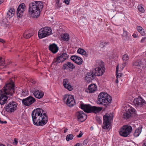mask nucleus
<instances>
[{
  "label": "nucleus",
  "mask_w": 146,
  "mask_h": 146,
  "mask_svg": "<svg viewBox=\"0 0 146 146\" xmlns=\"http://www.w3.org/2000/svg\"><path fill=\"white\" fill-rule=\"evenodd\" d=\"M33 122L36 125L43 126L48 121V117L45 111L41 108L34 110L32 113Z\"/></svg>",
  "instance_id": "f257e3e1"
},
{
  "label": "nucleus",
  "mask_w": 146,
  "mask_h": 146,
  "mask_svg": "<svg viewBox=\"0 0 146 146\" xmlns=\"http://www.w3.org/2000/svg\"><path fill=\"white\" fill-rule=\"evenodd\" d=\"M95 68L94 71L90 70L88 72L85 77V79L89 81L93 80L96 76H100L103 75L105 71L104 62L101 60H97L94 65Z\"/></svg>",
  "instance_id": "f03ea898"
},
{
  "label": "nucleus",
  "mask_w": 146,
  "mask_h": 146,
  "mask_svg": "<svg viewBox=\"0 0 146 146\" xmlns=\"http://www.w3.org/2000/svg\"><path fill=\"white\" fill-rule=\"evenodd\" d=\"M14 84L13 82L9 83L4 86L2 92V94L0 97V104H5L8 97L12 96L14 92Z\"/></svg>",
  "instance_id": "7ed1b4c3"
},
{
  "label": "nucleus",
  "mask_w": 146,
  "mask_h": 146,
  "mask_svg": "<svg viewBox=\"0 0 146 146\" xmlns=\"http://www.w3.org/2000/svg\"><path fill=\"white\" fill-rule=\"evenodd\" d=\"M29 5V14L32 17L38 18L43 7V2L35 1L30 3Z\"/></svg>",
  "instance_id": "20e7f679"
},
{
  "label": "nucleus",
  "mask_w": 146,
  "mask_h": 146,
  "mask_svg": "<svg viewBox=\"0 0 146 146\" xmlns=\"http://www.w3.org/2000/svg\"><path fill=\"white\" fill-rule=\"evenodd\" d=\"M112 98L107 93L101 92L98 95L97 103L98 104L104 105V109L106 108L109 104L111 103Z\"/></svg>",
  "instance_id": "39448f33"
},
{
  "label": "nucleus",
  "mask_w": 146,
  "mask_h": 146,
  "mask_svg": "<svg viewBox=\"0 0 146 146\" xmlns=\"http://www.w3.org/2000/svg\"><path fill=\"white\" fill-rule=\"evenodd\" d=\"M122 112L123 118L127 119L129 118L132 113H135V109L129 105H125L122 107Z\"/></svg>",
  "instance_id": "423d86ee"
},
{
  "label": "nucleus",
  "mask_w": 146,
  "mask_h": 146,
  "mask_svg": "<svg viewBox=\"0 0 146 146\" xmlns=\"http://www.w3.org/2000/svg\"><path fill=\"white\" fill-rule=\"evenodd\" d=\"M80 106L81 108L87 113L93 112L96 113L100 111L102 109L101 107H92L89 104H81Z\"/></svg>",
  "instance_id": "0eeeda50"
},
{
  "label": "nucleus",
  "mask_w": 146,
  "mask_h": 146,
  "mask_svg": "<svg viewBox=\"0 0 146 146\" xmlns=\"http://www.w3.org/2000/svg\"><path fill=\"white\" fill-rule=\"evenodd\" d=\"M113 118V115L111 113H110V114L106 113L104 116V126L103 127L104 129L108 130L110 129V127L111 125V121L112 120Z\"/></svg>",
  "instance_id": "6e6552de"
},
{
  "label": "nucleus",
  "mask_w": 146,
  "mask_h": 146,
  "mask_svg": "<svg viewBox=\"0 0 146 146\" xmlns=\"http://www.w3.org/2000/svg\"><path fill=\"white\" fill-rule=\"evenodd\" d=\"M51 29L49 27H45L41 28L38 32V36L39 38H42L52 34Z\"/></svg>",
  "instance_id": "1a4fd4ad"
},
{
  "label": "nucleus",
  "mask_w": 146,
  "mask_h": 146,
  "mask_svg": "<svg viewBox=\"0 0 146 146\" xmlns=\"http://www.w3.org/2000/svg\"><path fill=\"white\" fill-rule=\"evenodd\" d=\"M132 127L128 125H123L120 129V135L124 137H127L131 133Z\"/></svg>",
  "instance_id": "9d476101"
},
{
  "label": "nucleus",
  "mask_w": 146,
  "mask_h": 146,
  "mask_svg": "<svg viewBox=\"0 0 146 146\" xmlns=\"http://www.w3.org/2000/svg\"><path fill=\"white\" fill-rule=\"evenodd\" d=\"M63 100L64 101L66 100V104L70 107H72L75 104L74 97L71 95H65L63 97Z\"/></svg>",
  "instance_id": "9b49d317"
},
{
  "label": "nucleus",
  "mask_w": 146,
  "mask_h": 146,
  "mask_svg": "<svg viewBox=\"0 0 146 146\" xmlns=\"http://www.w3.org/2000/svg\"><path fill=\"white\" fill-rule=\"evenodd\" d=\"M5 107V110L7 112L11 113L16 110L17 105L15 102H12L6 104Z\"/></svg>",
  "instance_id": "f8f14e48"
},
{
  "label": "nucleus",
  "mask_w": 146,
  "mask_h": 146,
  "mask_svg": "<svg viewBox=\"0 0 146 146\" xmlns=\"http://www.w3.org/2000/svg\"><path fill=\"white\" fill-rule=\"evenodd\" d=\"M133 103L136 107H141L146 104V102L141 97H139L134 99Z\"/></svg>",
  "instance_id": "ddd939ff"
},
{
  "label": "nucleus",
  "mask_w": 146,
  "mask_h": 146,
  "mask_svg": "<svg viewBox=\"0 0 146 146\" xmlns=\"http://www.w3.org/2000/svg\"><path fill=\"white\" fill-rule=\"evenodd\" d=\"M26 9V6L25 4L22 3L18 7L17 11V16L19 18L22 17Z\"/></svg>",
  "instance_id": "4468645a"
},
{
  "label": "nucleus",
  "mask_w": 146,
  "mask_h": 146,
  "mask_svg": "<svg viewBox=\"0 0 146 146\" xmlns=\"http://www.w3.org/2000/svg\"><path fill=\"white\" fill-rule=\"evenodd\" d=\"M67 58V54L66 53H64L60 56H58L56 58H54L53 62L56 63V64L60 62H62Z\"/></svg>",
  "instance_id": "2eb2a0df"
},
{
  "label": "nucleus",
  "mask_w": 146,
  "mask_h": 146,
  "mask_svg": "<svg viewBox=\"0 0 146 146\" xmlns=\"http://www.w3.org/2000/svg\"><path fill=\"white\" fill-rule=\"evenodd\" d=\"M132 65L133 66L138 67L141 66L143 68H145L146 67V62L144 60H138L133 61Z\"/></svg>",
  "instance_id": "dca6fc26"
},
{
  "label": "nucleus",
  "mask_w": 146,
  "mask_h": 146,
  "mask_svg": "<svg viewBox=\"0 0 146 146\" xmlns=\"http://www.w3.org/2000/svg\"><path fill=\"white\" fill-rule=\"evenodd\" d=\"M35 101V99L29 96L22 100L23 104L26 106H29Z\"/></svg>",
  "instance_id": "f3484780"
},
{
  "label": "nucleus",
  "mask_w": 146,
  "mask_h": 146,
  "mask_svg": "<svg viewBox=\"0 0 146 146\" xmlns=\"http://www.w3.org/2000/svg\"><path fill=\"white\" fill-rule=\"evenodd\" d=\"M77 119L78 121L82 122L87 118V115L82 111H80L76 113Z\"/></svg>",
  "instance_id": "a211bd4d"
},
{
  "label": "nucleus",
  "mask_w": 146,
  "mask_h": 146,
  "mask_svg": "<svg viewBox=\"0 0 146 146\" xmlns=\"http://www.w3.org/2000/svg\"><path fill=\"white\" fill-rule=\"evenodd\" d=\"M70 58L71 60L78 65H81L83 62V60L80 57L75 55L71 56Z\"/></svg>",
  "instance_id": "6ab92c4d"
},
{
  "label": "nucleus",
  "mask_w": 146,
  "mask_h": 146,
  "mask_svg": "<svg viewBox=\"0 0 146 146\" xmlns=\"http://www.w3.org/2000/svg\"><path fill=\"white\" fill-rule=\"evenodd\" d=\"M48 48L53 53H56L58 49L57 45L54 43L50 44L48 46Z\"/></svg>",
  "instance_id": "aec40b11"
},
{
  "label": "nucleus",
  "mask_w": 146,
  "mask_h": 146,
  "mask_svg": "<svg viewBox=\"0 0 146 146\" xmlns=\"http://www.w3.org/2000/svg\"><path fill=\"white\" fill-rule=\"evenodd\" d=\"M68 80L65 79L63 80V84L64 87L69 91H71L73 88L72 86L68 83Z\"/></svg>",
  "instance_id": "412c9836"
},
{
  "label": "nucleus",
  "mask_w": 146,
  "mask_h": 146,
  "mask_svg": "<svg viewBox=\"0 0 146 146\" xmlns=\"http://www.w3.org/2000/svg\"><path fill=\"white\" fill-rule=\"evenodd\" d=\"M33 94L36 98L38 99H40L43 97L44 94L40 90H36L33 93Z\"/></svg>",
  "instance_id": "4be33fe9"
},
{
  "label": "nucleus",
  "mask_w": 146,
  "mask_h": 146,
  "mask_svg": "<svg viewBox=\"0 0 146 146\" xmlns=\"http://www.w3.org/2000/svg\"><path fill=\"white\" fill-rule=\"evenodd\" d=\"M69 68L72 69H73L75 68V66L74 64L69 62H67L66 64H64L62 67L63 69L64 70L67 69Z\"/></svg>",
  "instance_id": "5701e85b"
},
{
  "label": "nucleus",
  "mask_w": 146,
  "mask_h": 146,
  "mask_svg": "<svg viewBox=\"0 0 146 146\" xmlns=\"http://www.w3.org/2000/svg\"><path fill=\"white\" fill-rule=\"evenodd\" d=\"M34 34L31 31H25L23 34V36L26 38H28L32 36Z\"/></svg>",
  "instance_id": "b1692460"
},
{
  "label": "nucleus",
  "mask_w": 146,
  "mask_h": 146,
  "mask_svg": "<svg viewBox=\"0 0 146 146\" xmlns=\"http://www.w3.org/2000/svg\"><path fill=\"white\" fill-rule=\"evenodd\" d=\"M14 13V9L13 8H11L7 13V17L10 18L13 15Z\"/></svg>",
  "instance_id": "393cba45"
},
{
  "label": "nucleus",
  "mask_w": 146,
  "mask_h": 146,
  "mask_svg": "<svg viewBox=\"0 0 146 146\" xmlns=\"http://www.w3.org/2000/svg\"><path fill=\"white\" fill-rule=\"evenodd\" d=\"M88 89L89 92H93L96 90L97 86L94 84H92L89 86L88 87Z\"/></svg>",
  "instance_id": "a878e982"
},
{
  "label": "nucleus",
  "mask_w": 146,
  "mask_h": 146,
  "mask_svg": "<svg viewBox=\"0 0 146 146\" xmlns=\"http://www.w3.org/2000/svg\"><path fill=\"white\" fill-rule=\"evenodd\" d=\"M61 38L64 41H68L69 40V36L67 33H65L61 35Z\"/></svg>",
  "instance_id": "bb28decb"
},
{
  "label": "nucleus",
  "mask_w": 146,
  "mask_h": 146,
  "mask_svg": "<svg viewBox=\"0 0 146 146\" xmlns=\"http://www.w3.org/2000/svg\"><path fill=\"white\" fill-rule=\"evenodd\" d=\"M141 131V127H139L137 129L134 133L133 135L135 137L138 136Z\"/></svg>",
  "instance_id": "cd10ccee"
},
{
  "label": "nucleus",
  "mask_w": 146,
  "mask_h": 146,
  "mask_svg": "<svg viewBox=\"0 0 146 146\" xmlns=\"http://www.w3.org/2000/svg\"><path fill=\"white\" fill-rule=\"evenodd\" d=\"M62 3L60 2V0H56V3L55 5L56 9H58L61 7Z\"/></svg>",
  "instance_id": "c85d7f7f"
},
{
  "label": "nucleus",
  "mask_w": 146,
  "mask_h": 146,
  "mask_svg": "<svg viewBox=\"0 0 146 146\" xmlns=\"http://www.w3.org/2000/svg\"><path fill=\"white\" fill-rule=\"evenodd\" d=\"M119 67V64H117L116 68V80L115 81L116 83L117 84V86L118 85V77L119 76V74L118 73V68Z\"/></svg>",
  "instance_id": "c756f323"
},
{
  "label": "nucleus",
  "mask_w": 146,
  "mask_h": 146,
  "mask_svg": "<svg viewBox=\"0 0 146 146\" xmlns=\"http://www.w3.org/2000/svg\"><path fill=\"white\" fill-rule=\"evenodd\" d=\"M122 36L126 39H127L129 38V35L127 31L123 30V33L122 35Z\"/></svg>",
  "instance_id": "7c9ffc66"
},
{
  "label": "nucleus",
  "mask_w": 146,
  "mask_h": 146,
  "mask_svg": "<svg viewBox=\"0 0 146 146\" xmlns=\"http://www.w3.org/2000/svg\"><path fill=\"white\" fill-rule=\"evenodd\" d=\"M74 137V136L72 134H70L68 135L66 137V140L67 141H69L70 140H72Z\"/></svg>",
  "instance_id": "2f4dec72"
},
{
  "label": "nucleus",
  "mask_w": 146,
  "mask_h": 146,
  "mask_svg": "<svg viewBox=\"0 0 146 146\" xmlns=\"http://www.w3.org/2000/svg\"><path fill=\"white\" fill-rule=\"evenodd\" d=\"M138 9L139 10L140 12L142 13H143L145 11L144 9L143 8L142 6L141 5H138Z\"/></svg>",
  "instance_id": "473e14b6"
},
{
  "label": "nucleus",
  "mask_w": 146,
  "mask_h": 146,
  "mask_svg": "<svg viewBox=\"0 0 146 146\" xmlns=\"http://www.w3.org/2000/svg\"><path fill=\"white\" fill-rule=\"evenodd\" d=\"M129 57L127 54L124 55L122 58L123 60L124 61H126L129 59Z\"/></svg>",
  "instance_id": "72a5a7b5"
},
{
  "label": "nucleus",
  "mask_w": 146,
  "mask_h": 146,
  "mask_svg": "<svg viewBox=\"0 0 146 146\" xmlns=\"http://www.w3.org/2000/svg\"><path fill=\"white\" fill-rule=\"evenodd\" d=\"M5 64L4 60L2 57L0 58V66H4Z\"/></svg>",
  "instance_id": "f704fd0d"
},
{
  "label": "nucleus",
  "mask_w": 146,
  "mask_h": 146,
  "mask_svg": "<svg viewBox=\"0 0 146 146\" xmlns=\"http://www.w3.org/2000/svg\"><path fill=\"white\" fill-rule=\"evenodd\" d=\"M106 42H101L99 45V47L101 48H103L104 46V44H105Z\"/></svg>",
  "instance_id": "c9c22d12"
},
{
  "label": "nucleus",
  "mask_w": 146,
  "mask_h": 146,
  "mask_svg": "<svg viewBox=\"0 0 146 146\" xmlns=\"http://www.w3.org/2000/svg\"><path fill=\"white\" fill-rule=\"evenodd\" d=\"M84 50L83 49L80 48L78 50L77 52L78 53L81 54Z\"/></svg>",
  "instance_id": "e433bc0d"
},
{
  "label": "nucleus",
  "mask_w": 146,
  "mask_h": 146,
  "mask_svg": "<svg viewBox=\"0 0 146 146\" xmlns=\"http://www.w3.org/2000/svg\"><path fill=\"white\" fill-rule=\"evenodd\" d=\"M81 54L83 55H84L86 57L88 56V54L84 50Z\"/></svg>",
  "instance_id": "4c0bfd02"
},
{
  "label": "nucleus",
  "mask_w": 146,
  "mask_h": 146,
  "mask_svg": "<svg viewBox=\"0 0 146 146\" xmlns=\"http://www.w3.org/2000/svg\"><path fill=\"white\" fill-rule=\"evenodd\" d=\"M81 54L83 55H84L86 57L88 56V54L84 50Z\"/></svg>",
  "instance_id": "58836bf2"
},
{
  "label": "nucleus",
  "mask_w": 146,
  "mask_h": 146,
  "mask_svg": "<svg viewBox=\"0 0 146 146\" xmlns=\"http://www.w3.org/2000/svg\"><path fill=\"white\" fill-rule=\"evenodd\" d=\"M96 120L97 121L98 123L99 124H101L102 123V121L101 119L98 117H97L96 118Z\"/></svg>",
  "instance_id": "ea45409f"
},
{
  "label": "nucleus",
  "mask_w": 146,
  "mask_h": 146,
  "mask_svg": "<svg viewBox=\"0 0 146 146\" xmlns=\"http://www.w3.org/2000/svg\"><path fill=\"white\" fill-rule=\"evenodd\" d=\"M137 29L138 31L139 32L141 31V30H142L143 29L141 27L139 26L137 27Z\"/></svg>",
  "instance_id": "a19ab883"
},
{
  "label": "nucleus",
  "mask_w": 146,
  "mask_h": 146,
  "mask_svg": "<svg viewBox=\"0 0 146 146\" xmlns=\"http://www.w3.org/2000/svg\"><path fill=\"white\" fill-rule=\"evenodd\" d=\"M141 35L142 36L144 35L145 34V32L144 31V29H143L142 30L139 32Z\"/></svg>",
  "instance_id": "79ce46f5"
},
{
  "label": "nucleus",
  "mask_w": 146,
  "mask_h": 146,
  "mask_svg": "<svg viewBox=\"0 0 146 146\" xmlns=\"http://www.w3.org/2000/svg\"><path fill=\"white\" fill-rule=\"evenodd\" d=\"M146 40V37H143L142 39H141V42L142 43L144 42L145 40Z\"/></svg>",
  "instance_id": "37998d69"
},
{
  "label": "nucleus",
  "mask_w": 146,
  "mask_h": 146,
  "mask_svg": "<svg viewBox=\"0 0 146 146\" xmlns=\"http://www.w3.org/2000/svg\"><path fill=\"white\" fill-rule=\"evenodd\" d=\"M88 143V140L87 139H85L83 143V144L84 145H86Z\"/></svg>",
  "instance_id": "c03bdc74"
},
{
  "label": "nucleus",
  "mask_w": 146,
  "mask_h": 146,
  "mask_svg": "<svg viewBox=\"0 0 146 146\" xmlns=\"http://www.w3.org/2000/svg\"><path fill=\"white\" fill-rule=\"evenodd\" d=\"M80 132L81 133L78 135L77 136V137L79 138L81 137L82 136L83 133L81 132V131H80Z\"/></svg>",
  "instance_id": "a18cd8bd"
},
{
  "label": "nucleus",
  "mask_w": 146,
  "mask_h": 146,
  "mask_svg": "<svg viewBox=\"0 0 146 146\" xmlns=\"http://www.w3.org/2000/svg\"><path fill=\"white\" fill-rule=\"evenodd\" d=\"M70 0H65L64 2L67 5L69 4Z\"/></svg>",
  "instance_id": "49530a36"
},
{
  "label": "nucleus",
  "mask_w": 146,
  "mask_h": 146,
  "mask_svg": "<svg viewBox=\"0 0 146 146\" xmlns=\"http://www.w3.org/2000/svg\"><path fill=\"white\" fill-rule=\"evenodd\" d=\"M125 66V63H123L122 64V68L121 70H122L123 68H124Z\"/></svg>",
  "instance_id": "de8ad7c7"
},
{
  "label": "nucleus",
  "mask_w": 146,
  "mask_h": 146,
  "mask_svg": "<svg viewBox=\"0 0 146 146\" xmlns=\"http://www.w3.org/2000/svg\"><path fill=\"white\" fill-rule=\"evenodd\" d=\"M17 140H18L16 138H15L14 139V143H15V145H17L18 143Z\"/></svg>",
  "instance_id": "09e8293b"
},
{
  "label": "nucleus",
  "mask_w": 146,
  "mask_h": 146,
  "mask_svg": "<svg viewBox=\"0 0 146 146\" xmlns=\"http://www.w3.org/2000/svg\"><path fill=\"white\" fill-rule=\"evenodd\" d=\"M0 123H5L6 124L7 123V122L6 121H3L0 120Z\"/></svg>",
  "instance_id": "8fccbe9b"
},
{
  "label": "nucleus",
  "mask_w": 146,
  "mask_h": 146,
  "mask_svg": "<svg viewBox=\"0 0 146 146\" xmlns=\"http://www.w3.org/2000/svg\"><path fill=\"white\" fill-rule=\"evenodd\" d=\"M0 42H1L3 43H5V41L3 39L0 38Z\"/></svg>",
  "instance_id": "3c124183"
},
{
  "label": "nucleus",
  "mask_w": 146,
  "mask_h": 146,
  "mask_svg": "<svg viewBox=\"0 0 146 146\" xmlns=\"http://www.w3.org/2000/svg\"><path fill=\"white\" fill-rule=\"evenodd\" d=\"M133 36L134 38H136L137 37V36L136 35V34H133Z\"/></svg>",
  "instance_id": "603ef678"
},
{
  "label": "nucleus",
  "mask_w": 146,
  "mask_h": 146,
  "mask_svg": "<svg viewBox=\"0 0 146 146\" xmlns=\"http://www.w3.org/2000/svg\"><path fill=\"white\" fill-rule=\"evenodd\" d=\"M74 146H81V144H80V143H77Z\"/></svg>",
  "instance_id": "864d4df0"
},
{
  "label": "nucleus",
  "mask_w": 146,
  "mask_h": 146,
  "mask_svg": "<svg viewBox=\"0 0 146 146\" xmlns=\"http://www.w3.org/2000/svg\"><path fill=\"white\" fill-rule=\"evenodd\" d=\"M114 3L115 2H118L119 0H111Z\"/></svg>",
  "instance_id": "5fc2aeb1"
},
{
  "label": "nucleus",
  "mask_w": 146,
  "mask_h": 146,
  "mask_svg": "<svg viewBox=\"0 0 146 146\" xmlns=\"http://www.w3.org/2000/svg\"><path fill=\"white\" fill-rule=\"evenodd\" d=\"M4 1V0H0V5L3 3Z\"/></svg>",
  "instance_id": "6e6d98bb"
},
{
  "label": "nucleus",
  "mask_w": 146,
  "mask_h": 146,
  "mask_svg": "<svg viewBox=\"0 0 146 146\" xmlns=\"http://www.w3.org/2000/svg\"><path fill=\"white\" fill-rule=\"evenodd\" d=\"M142 146H146V141L143 144Z\"/></svg>",
  "instance_id": "4d7b16f0"
},
{
  "label": "nucleus",
  "mask_w": 146,
  "mask_h": 146,
  "mask_svg": "<svg viewBox=\"0 0 146 146\" xmlns=\"http://www.w3.org/2000/svg\"><path fill=\"white\" fill-rule=\"evenodd\" d=\"M68 129H65L64 131V133H66Z\"/></svg>",
  "instance_id": "13d9d810"
},
{
  "label": "nucleus",
  "mask_w": 146,
  "mask_h": 146,
  "mask_svg": "<svg viewBox=\"0 0 146 146\" xmlns=\"http://www.w3.org/2000/svg\"><path fill=\"white\" fill-rule=\"evenodd\" d=\"M122 74L121 73H119V76H120V77H121L122 76Z\"/></svg>",
  "instance_id": "bf43d9fd"
},
{
  "label": "nucleus",
  "mask_w": 146,
  "mask_h": 146,
  "mask_svg": "<svg viewBox=\"0 0 146 146\" xmlns=\"http://www.w3.org/2000/svg\"><path fill=\"white\" fill-rule=\"evenodd\" d=\"M0 146H5V145H4L3 144H0Z\"/></svg>",
  "instance_id": "052dcab7"
},
{
  "label": "nucleus",
  "mask_w": 146,
  "mask_h": 146,
  "mask_svg": "<svg viewBox=\"0 0 146 146\" xmlns=\"http://www.w3.org/2000/svg\"><path fill=\"white\" fill-rule=\"evenodd\" d=\"M75 131L76 132H78V130L77 129H75Z\"/></svg>",
  "instance_id": "680f3d73"
},
{
  "label": "nucleus",
  "mask_w": 146,
  "mask_h": 146,
  "mask_svg": "<svg viewBox=\"0 0 146 146\" xmlns=\"http://www.w3.org/2000/svg\"><path fill=\"white\" fill-rule=\"evenodd\" d=\"M32 82L33 84H35V82Z\"/></svg>",
  "instance_id": "e2e57ef3"
}]
</instances>
